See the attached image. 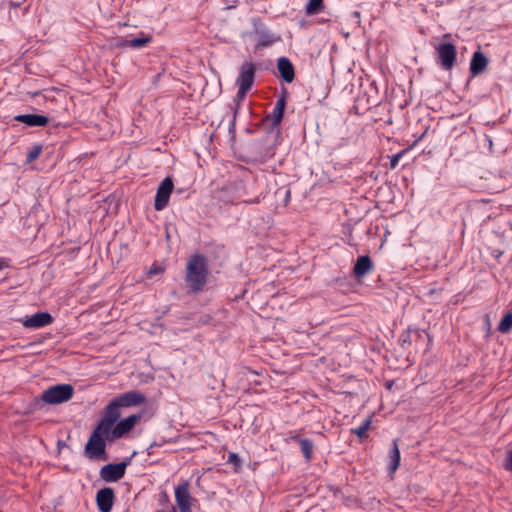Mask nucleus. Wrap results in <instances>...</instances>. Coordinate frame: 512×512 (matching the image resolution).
<instances>
[{
  "mask_svg": "<svg viewBox=\"0 0 512 512\" xmlns=\"http://www.w3.org/2000/svg\"><path fill=\"white\" fill-rule=\"evenodd\" d=\"M277 69L279 71L281 78L286 83L293 82V80L295 78V70H294V66H293L292 62L288 58H286V57L279 58L278 62H277Z\"/></svg>",
  "mask_w": 512,
  "mask_h": 512,
  "instance_id": "nucleus-20",
  "label": "nucleus"
},
{
  "mask_svg": "<svg viewBox=\"0 0 512 512\" xmlns=\"http://www.w3.org/2000/svg\"><path fill=\"white\" fill-rule=\"evenodd\" d=\"M373 262L368 255L359 256L353 267V274L357 279L363 278L373 270Z\"/></svg>",
  "mask_w": 512,
  "mask_h": 512,
  "instance_id": "nucleus-19",
  "label": "nucleus"
},
{
  "mask_svg": "<svg viewBox=\"0 0 512 512\" xmlns=\"http://www.w3.org/2000/svg\"><path fill=\"white\" fill-rule=\"evenodd\" d=\"M285 105H286V100H285V97L282 96L276 101L273 111L266 116L265 122H270V131L271 132L276 129L277 134L280 133L278 126L280 125V123L283 119Z\"/></svg>",
  "mask_w": 512,
  "mask_h": 512,
  "instance_id": "nucleus-12",
  "label": "nucleus"
},
{
  "mask_svg": "<svg viewBox=\"0 0 512 512\" xmlns=\"http://www.w3.org/2000/svg\"><path fill=\"white\" fill-rule=\"evenodd\" d=\"M25 328L39 329L50 325L53 317L49 312H37L31 316H25L19 320Z\"/></svg>",
  "mask_w": 512,
  "mask_h": 512,
  "instance_id": "nucleus-11",
  "label": "nucleus"
},
{
  "mask_svg": "<svg viewBox=\"0 0 512 512\" xmlns=\"http://www.w3.org/2000/svg\"><path fill=\"white\" fill-rule=\"evenodd\" d=\"M175 498L180 512H191V496L187 484L179 485L175 489Z\"/></svg>",
  "mask_w": 512,
  "mask_h": 512,
  "instance_id": "nucleus-15",
  "label": "nucleus"
},
{
  "mask_svg": "<svg viewBox=\"0 0 512 512\" xmlns=\"http://www.w3.org/2000/svg\"><path fill=\"white\" fill-rule=\"evenodd\" d=\"M254 32L257 36L258 46L268 47L280 40V37L275 36L263 25H255Z\"/></svg>",
  "mask_w": 512,
  "mask_h": 512,
  "instance_id": "nucleus-16",
  "label": "nucleus"
},
{
  "mask_svg": "<svg viewBox=\"0 0 512 512\" xmlns=\"http://www.w3.org/2000/svg\"><path fill=\"white\" fill-rule=\"evenodd\" d=\"M505 467H506L507 470L512 472V450L507 455V460H506Z\"/></svg>",
  "mask_w": 512,
  "mask_h": 512,
  "instance_id": "nucleus-30",
  "label": "nucleus"
},
{
  "mask_svg": "<svg viewBox=\"0 0 512 512\" xmlns=\"http://www.w3.org/2000/svg\"><path fill=\"white\" fill-rule=\"evenodd\" d=\"M255 65L252 62H244L240 67L239 75L236 79L238 86L237 97L243 99L251 89L255 78Z\"/></svg>",
  "mask_w": 512,
  "mask_h": 512,
  "instance_id": "nucleus-5",
  "label": "nucleus"
},
{
  "mask_svg": "<svg viewBox=\"0 0 512 512\" xmlns=\"http://www.w3.org/2000/svg\"><path fill=\"white\" fill-rule=\"evenodd\" d=\"M120 406L113 399L105 408L104 415L99 423L96 425L99 430L109 432V430L116 424L120 418Z\"/></svg>",
  "mask_w": 512,
  "mask_h": 512,
  "instance_id": "nucleus-9",
  "label": "nucleus"
},
{
  "mask_svg": "<svg viewBox=\"0 0 512 512\" xmlns=\"http://www.w3.org/2000/svg\"><path fill=\"white\" fill-rule=\"evenodd\" d=\"M106 441L113 442L109 433L95 427L85 445V456L91 460H107Z\"/></svg>",
  "mask_w": 512,
  "mask_h": 512,
  "instance_id": "nucleus-2",
  "label": "nucleus"
},
{
  "mask_svg": "<svg viewBox=\"0 0 512 512\" xmlns=\"http://www.w3.org/2000/svg\"><path fill=\"white\" fill-rule=\"evenodd\" d=\"M151 41H152L151 35L141 32L140 35L135 38L123 40L121 43V46L131 47L134 49H141V48L145 47L146 45H148Z\"/></svg>",
  "mask_w": 512,
  "mask_h": 512,
  "instance_id": "nucleus-21",
  "label": "nucleus"
},
{
  "mask_svg": "<svg viewBox=\"0 0 512 512\" xmlns=\"http://www.w3.org/2000/svg\"><path fill=\"white\" fill-rule=\"evenodd\" d=\"M246 195L247 192L245 184L241 181L229 183L223 188V200L225 202L234 203L237 201H242L248 204L260 203V196H257L254 199H243Z\"/></svg>",
  "mask_w": 512,
  "mask_h": 512,
  "instance_id": "nucleus-4",
  "label": "nucleus"
},
{
  "mask_svg": "<svg viewBox=\"0 0 512 512\" xmlns=\"http://www.w3.org/2000/svg\"><path fill=\"white\" fill-rule=\"evenodd\" d=\"M42 150H43L42 145H39V144L34 145L27 152L26 162L31 163L34 160H36L40 156V154L42 153Z\"/></svg>",
  "mask_w": 512,
  "mask_h": 512,
  "instance_id": "nucleus-27",
  "label": "nucleus"
},
{
  "mask_svg": "<svg viewBox=\"0 0 512 512\" xmlns=\"http://www.w3.org/2000/svg\"><path fill=\"white\" fill-rule=\"evenodd\" d=\"M74 389L70 384H57L42 393L41 399L48 404H61L73 397Z\"/></svg>",
  "mask_w": 512,
  "mask_h": 512,
  "instance_id": "nucleus-3",
  "label": "nucleus"
},
{
  "mask_svg": "<svg viewBox=\"0 0 512 512\" xmlns=\"http://www.w3.org/2000/svg\"><path fill=\"white\" fill-rule=\"evenodd\" d=\"M404 153H405V151L403 150L391 157V160H390V168L391 169H395L397 167L399 160L402 158Z\"/></svg>",
  "mask_w": 512,
  "mask_h": 512,
  "instance_id": "nucleus-28",
  "label": "nucleus"
},
{
  "mask_svg": "<svg viewBox=\"0 0 512 512\" xmlns=\"http://www.w3.org/2000/svg\"><path fill=\"white\" fill-rule=\"evenodd\" d=\"M498 331L508 333L512 329V313H506L498 324Z\"/></svg>",
  "mask_w": 512,
  "mask_h": 512,
  "instance_id": "nucleus-26",
  "label": "nucleus"
},
{
  "mask_svg": "<svg viewBox=\"0 0 512 512\" xmlns=\"http://www.w3.org/2000/svg\"><path fill=\"white\" fill-rule=\"evenodd\" d=\"M159 271H160V269H159V268H155V269H153V270H150V271H149V274L151 275V274H154V273H158Z\"/></svg>",
  "mask_w": 512,
  "mask_h": 512,
  "instance_id": "nucleus-33",
  "label": "nucleus"
},
{
  "mask_svg": "<svg viewBox=\"0 0 512 512\" xmlns=\"http://www.w3.org/2000/svg\"><path fill=\"white\" fill-rule=\"evenodd\" d=\"M140 419V414H133L120 421H117L116 424L108 432L109 438L113 439V441L122 438L133 429V427Z\"/></svg>",
  "mask_w": 512,
  "mask_h": 512,
  "instance_id": "nucleus-8",
  "label": "nucleus"
},
{
  "mask_svg": "<svg viewBox=\"0 0 512 512\" xmlns=\"http://www.w3.org/2000/svg\"><path fill=\"white\" fill-rule=\"evenodd\" d=\"M131 458H127L122 462L104 465L100 469V478L105 482H117L125 475L127 466L130 464Z\"/></svg>",
  "mask_w": 512,
  "mask_h": 512,
  "instance_id": "nucleus-6",
  "label": "nucleus"
},
{
  "mask_svg": "<svg viewBox=\"0 0 512 512\" xmlns=\"http://www.w3.org/2000/svg\"><path fill=\"white\" fill-rule=\"evenodd\" d=\"M293 440L295 441H298L299 444H300V449H301V452L305 458L306 461H310L312 459V456H313V448H314V445H313V442L309 439H306V438H299L298 435H295V436H292L291 437Z\"/></svg>",
  "mask_w": 512,
  "mask_h": 512,
  "instance_id": "nucleus-22",
  "label": "nucleus"
},
{
  "mask_svg": "<svg viewBox=\"0 0 512 512\" xmlns=\"http://www.w3.org/2000/svg\"><path fill=\"white\" fill-rule=\"evenodd\" d=\"M371 423V417L365 419L359 427L351 429V434H355L361 440L367 438V431L370 428Z\"/></svg>",
  "mask_w": 512,
  "mask_h": 512,
  "instance_id": "nucleus-25",
  "label": "nucleus"
},
{
  "mask_svg": "<svg viewBox=\"0 0 512 512\" xmlns=\"http://www.w3.org/2000/svg\"><path fill=\"white\" fill-rule=\"evenodd\" d=\"M118 406L121 407H131L143 404L146 401V397L139 391L131 390L128 391L114 399Z\"/></svg>",
  "mask_w": 512,
  "mask_h": 512,
  "instance_id": "nucleus-14",
  "label": "nucleus"
},
{
  "mask_svg": "<svg viewBox=\"0 0 512 512\" xmlns=\"http://www.w3.org/2000/svg\"><path fill=\"white\" fill-rule=\"evenodd\" d=\"M207 258L202 254L191 256L186 265L185 281L190 291L193 293L201 292L208 278Z\"/></svg>",
  "mask_w": 512,
  "mask_h": 512,
  "instance_id": "nucleus-1",
  "label": "nucleus"
},
{
  "mask_svg": "<svg viewBox=\"0 0 512 512\" xmlns=\"http://www.w3.org/2000/svg\"><path fill=\"white\" fill-rule=\"evenodd\" d=\"M173 188V181L169 177L159 184L154 200V209L156 211H161L167 206Z\"/></svg>",
  "mask_w": 512,
  "mask_h": 512,
  "instance_id": "nucleus-10",
  "label": "nucleus"
},
{
  "mask_svg": "<svg viewBox=\"0 0 512 512\" xmlns=\"http://www.w3.org/2000/svg\"><path fill=\"white\" fill-rule=\"evenodd\" d=\"M487 65L488 58L480 50L474 52L469 67L471 76L475 77L481 74L487 68Z\"/></svg>",
  "mask_w": 512,
  "mask_h": 512,
  "instance_id": "nucleus-17",
  "label": "nucleus"
},
{
  "mask_svg": "<svg viewBox=\"0 0 512 512\" xmlns=\"http://www.w3.org/2000/svg\"><path fill=\"white\" fill-rule=\"evenodd\" d=\"M114 491L110 487L100 489L96 494V503L100 512H110L114 502Z\"/></svg>",
  "mask_w": 512,
  "mask_h": 512,
  "instance_id": "nucleus-13",
  "label": "nucleus"
},
{
  "mask_svg": "<svg viewBox=\"0 0 512 512\" xmlns=\"http://www.w3.org/2000/svg\"><path fill=\"white\" fill-rule=\"evenodd\" d=\"M228 461L232 462V463H235V464H239V462H240L238 455L235 454V453H231L229 455V460Z\"/></svg>",
  "mask_w": 512,
  "mask_h": 512,
  "instance_id": "nucleus-31",
  "label": "nucleus"
},
{
  "mask_svg": "<svg viewBox=\"0 0 512 512\" xmlns=\"http://www.w3.org/2000/svg\"><path fill=\"white\" fill-rule=\"evenodd\" d=\"M390 458V472L394 473L400 465V450L398 447V440L395 439L392 442V446L389 453Z\"/></svg>",
  "mask_w": 512,
  "mask_h": 512,
  "instance_id": "nucleus-23",
  "label": "nucleus"
},
{
  "mask_svg": "<svg viewBox=\"0 0 512 512\" xmlns=\"http://www.w3.org/2000/svg\"><path fill=\"white\" fill-rule=\"evenodd\" d=\"M400 342H401L402 348H405L406 344L410 345L411 344V340H410L409 334L408 333L402 334L400 336Z\"/></svg>",
  "mask_w": 512,
  "mask_h": 512,
  "instance_id": "nucleus-29",
  "label": "nucleus"
},
{
  "mask_svg": "<svg viewBox=\"0 0 512 512\" xmlns=\"http://www.w3.org/2000/svg\"><path fill=\"white\" fill-rule=\"evenodd\" d=\"M437 63L445 70H451L456 61L457 50L452 43H441L436 47Z\"/></svg>",
  "mask_w": 512,
  "mask_h": 512,
  "instance_id": "nucleus-7",
  "label": "nucleus"
},
{
  "mask_svg": "<svg viewBox=\"0 0 512 512\" xmlns=\"http://www.w3.org/2000/svg\"><path fill=\"white\" fill-rule=\"evenodd\" d=\"M324 10V0H309L305 6L307 15H316Z\"/></svg>",
  "mask_w": 512,
  "mask_h": 512,
  "instance_id": "nucleus-24",
  "label": "nucleus"
},
{
  "mask_svg": "<svg viewBox=\"0 0 512 512\" xmlns=\"http://www.w3.org/2000/svg\"><path fill=\"white\" fill-rule=\"evenodd\" d=\"M157 446H158V444H157L156 442L152 443V444L148 447V449H147V450H148V453H149V454H151V453H152V451H153V449H154L155 447H157Z\"/></svg>",
  "mask_w": 512,
  "mask_h": 512,
  "instance_id": "nucleus-32",
  "label": "nucleus"
},
{
  "mask_svg": "<svg viewBox=\"0 0 512 512\" xmlns=\"http://www.w3.org/2000/svg\"><path fill=\"white\" fill-rule=\"evenodd\" d=\"M157 512H164V511L160 510V511H157Z\"/></svg>",
  "mask_w": 512,
  "mask_h": 512,
  "instance_id": "nucleus-34",
  "label": "nucleus"
},
{
  "mask_svg": "<svg viewBox=\"0 0 512 512\" xmlns=\"http://www.w3.org/2000/svg\"><path fill=\"white\" fill-rule=\"evenodd\" d=\"M14 120L24 123L29 127H44L49 122L47 116L38 114H19L14 116Z\"/></svg>",
  "mask_w": 512,
  "mask_h": 512,
  "instance_id": "nucleus-18",
  "label": "nucleus"
}]
</instances>
